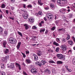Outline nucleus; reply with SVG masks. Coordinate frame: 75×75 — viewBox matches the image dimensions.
Returning a JSON list of instances; mask_svg holds the SVG:
<instances>
[{"mask_svg":"<svg viewBox=\"0 0 75 75\" xmlns=\"http://www.w3.org/2000/svg\"><path fill=\"white\" fill-rule=\"evenodd\" d=\"M67 3V0H58L57 1V3L61 4L62 6L64 5V3L66 4Z\"/></svg>","mask_w":75,"mask_h":75,"instance_id":"obj_1","label":"nucleus"},{"mask_svg":"<svg viewBox=\"0 0 75 75\" xmlns=\"http://www.w3.org/2000/svg\"><path fill=\"white\" fill-rule=\"evenodd\" d=\"M47 16L50 20H51L53 18V15L51 13H48L47 14Z\"/></svg>","mask_w":75,"mask_h":75,"instance_id":"obj_2","label":"nucleus"},{"mask_svg":"<svg viewBox=\"0 0 75 75\" xmlns=\"http://www.w3.org/2000/svg\"><path fill=\"white\" fill-rule=\"evenodd\" d=\"M61 47L62 50H63L64 51H65L67 50V46L65 45L61 46Z\"/></svg>","mask_w":75,"mask_h":75,"instance_id":"obj_3","label":"nucleus"},{"mask_svg":"<svg viewBox=\"0 0 75 75\" xmlns=\"http://www.w3.org/2000/svg\"><path fill=\"white\" fill-rule=\"evenodd\" d=\"M57 56L58 58H59V59H62L64 57L63 56V55L61 54H57Z\"/></svg>","mask_w":75,"mask_h":75,"instance_id":"obj_4","label":"nucleus"},{"mask_svg":"<svg viewBox=\"0 0 75 75\" xmlns=\"http://www.w3.org/2000/svg\"><path fill=\"white\" fill-rule=\"evenodd\" d=\"M21 44V42H19L18 43L17 45L16 46V48H17V49H18L20 48Z\"/></svg>","mask_w":75,"mask_h":75,"instance_id":"obj_5","label":"nucleus"},{"mask_svg":"<svg viewBox=\"0 0 75 75\" xmlns=\"http://www.w3.org/2000/svg\"><path fill=\"white\" fill-rule=\"evenodd\" d=\"M4 52L5 54H7V53L9 52V50L8 49H5L4 50Z\"/></svg>","mask_w":75,"mask_h":75,"instance_id":"obj_6","label":"nucleus"},{"mask_svg":"<svg viewBox=\"0 0 75 75\" xmlns=\"http://www.w3.org/2000/svg\"><path fill=\"white\" fill-rule=\"evenodd\" d=\"M47 63V62L44 60H42L41 62V64L42 65H45V64Z\"/></svg>","mask_w":75,"mask_h":75,"instance_id":"obj_7","label":"nucleus"},{"mask_svg":"<svg viewBox=\"0 0 75 75\" xmlns=\"http://www.w3.org/2000/svg\"><path fill=\"white\" fill-rule=\"evenodd\" d=\"M31 72L32 73H36L37 72V69L35 68L32 69L31 70Z\"/></svg>","mask_w":75,"mask_h":75,"instance_id":"obj_8","label":"nucleus"},{"mask_svg":"<svg viewBox=\"0 0 75 75\" xmlns=\"http://www.w3.org/2000/svg\"><path fill=\"white\" fill-rule=\"evenodd\" d=\"M17 43V40L15 38H13V40L11 43V44H16Z\"/></svg>","mask_w":75,"mask_h":75,"instance_id":"obj_9","label":"nucleus"},{"mask_svg":"<svg viewBox=\"0 0 75 75\" xmlns=\"http://www.w3.org/2000/svg\"><path fill=\"white\" fill-rule=\"evenodd\" d=\"M16 65L17 67H19V69L20 70H21V66L19 64L16 63Z\"/></svg>","mask_w":75,"mask_h":75,"instance_id":"obj_10","label":"nucleus"},{"mask_svg":"<svg viewBox=\"0 0 75 75\" xmlns=\"http://www.w3.org/2000/svg\"><path fill=\"white\" fill-rule=\"evenodd\" d=\"M30 22L31 23H33L34 22V18H30L29 19Z\"/></svg>","mask_w":75,"mask_h":75,"instance_id":"obj_11","label":"nucleus"},{"mask_svg":"<svg viewBox=\"0 0 75 75\" xmlns=\"http://www.w3.org/2000/svg\"><path fill=\"white\" fill-rule=\"evenodd\" d=\"M23 16L25 19H27V18H28V15L27 14H23Z\"/></svg>","mask_w":75,"mask_h":75,"instance_id":"obj_12","label":"nucleus"},{"mask_svg":"<svg viewBox=\"0 0 75 75\" xmlns=\"http://www.w3.org/2000/svg\"><path fill=\"white\" fill-rule=\"evenodd\" d=\"M6 44H7V42H6V41L5 40V41H3V46L4 48H6Z\"/></svg>","mask_w":75,"mask_h":75,"instance_id":"obj_13","label":"nucleus"},{"mask_svg":"<svg viewBox=\"0 0 75 75\" xmlns=\"http://www.w3.org/2000/svg\"><path fill=\"white\" fill-rule=\"evenodd\" d=\"M38 5H40V6H42L43 4V3L41 2V0L38 1Z\"/></svg>","mask_w":75,"mask_h":75,"instance_id":"obj_14","label":"nucleus"},{"mask_svg":"<svg viewBox=\"0 0 75 75\" xmlns=\"http://www.w3.org/2000/svg\"><path fill=\"white\" fill-rule=\"evenodd\" d=\"M33 55L34 57V59L35 61H37V60H38V56H37L35 54H33Z\"/></svg>","mask_w":75,"mask_h":75,"instance_id":"obj_15","label":"nucleus"},{"mask_svg":"<svg viewBox=\"0 0 75 75\" xmlns=\"http://www.w3.org/2000/svg\"><path fill=\"white\" fill-rule=\"evenodd\" d=\"M65 68L66 69V70L67 71H68L69 72H71V71H72L70 69H68V66H65Z\"/></svg>","mask_w":75,"mask_h":75,"instance_id":"obj_16","label":"nucleus"},{"mask_svg":"<svg viewBox=\"0 0 75 75\" xmlns=\"http://www.w3.org/2000/svg\"><path fill=\"white\" fill-rule=\"evenodd\" d=\"M68 42L70 45H72L73 44V42L72 40H69L68 41Z\"/></svg>","mask_w":75,"mask_h":75,"instance_id":"obj_17","label":"nucleus"},{"mask_svg":"<svg viewBox=\"0 0 75 75\" xmlns=\"http://www.w3.org/2000/svg\"><path fill=\"white\" fill-rule=\"evenodd\" d=\"M24 26L25 27V30H28L29 28V27L28 25V24H26L24 25Z\"/></svg>","mask_w":75,"mask_h":75,"instance_id":"obj_18","label":"nucleus"},{"mask_svg":"<svg viewBox=\"0 0 75 75\" xmlns=\"http://www.w3.org/2000/svg\"><path fill=\"white\" fill-rule=\"evenodd\" d=\"M66 11V9H65L62 8L59 10V11L60 12V13H63V11Z\"/></svg>","mask_w":75,"mask_h":75,"instance_id":"obj_19","label":"nucleus"},{"mask_svg":"<svg viewBox=\"0 0 75 75\" xmlns=\"http://www.w3.org/2000/svg\"><path fill=\"white\" fill-rule=\"evenodd\" d=\"M13 38H10L9 39V41L10 43H11V42H12L13 40Z\"/></svg>","mask_w":75,"mask_h":75,"instance_id":"obj_20","label":"nucleus"},{"mask_svg":"<svg viewBox=\"0 0 75 75\" xmlns=\"http://www.w3.org/2000/svg\"><path fill=\"white\" fill-rule=\"evenodd\" d=\"M11 68L12 69L14 68V63H11Z\"/></svg>","mask_w":75,"mask_h":75,"instance_id":"obj_21","label":"nucleus"},{"mask_svg":"<svg viewBox=\"0 0 75 75\" xmlns=\"http://www.w3.org/2000/svg\"><path fill=\"white\" fill-rule=\"evenodd\" d=\"M53 44L55 45L56 46H59V44L55 41H54L53 43Z\"/></svg>","mask_w":75,"mask_h":75,"instance_id":"obj_22","label":"nucleus"},{"mask_svg":"<svg viewBox=\"0 0 75 75\" xmlns=\"http://www.w3.org/2000/svg\"><path fill=\"white\" fill-rule=\"evenodd\" d=\"M36 65H38L39 67L41 66V63H40V62H36Z\"/></svg>","mask_w":75,"mask_h":75,"instance_id":"obj_23","label":"nucleus"},{"mask_svg":"<svg viewBox=\"0 0 75 75\" xmlns=\"http://www.w3.org/2000/svg\"><path fill=\"white\" fill-rule=\"evenodd\" d=\"M37 55H38V56H41V55H42V53H41V52L40 51H39L37 53Z\"/></svg>","mask_w":75,"mask_h":75,"instance_id":"obj_24","label":"nucleus"},{"mask_svg":"<svg viewBox=\"0 0 75 75\" xmlns=\"http://www.w3.org/2000/svg\"><path fill=\"white\" fill-rule=\"evenodd\" d=\"M63 62L61 61H57V64H62Z\"/></svg>","mask_w":75,"mask_h":75,"instance_id":"obj_25","label":"nucleus"},{"mask_svg":"<svg viewBox=\"0 0 75 75\" xmlns=\"http://www.w3.org/2000/svg\"><path fill=\"white\" fill-rule=\"evenodd\" d=\"M1 69H4V64H3V63L1 64Z\"/></svg>","mask_w":75,"mask_h":75,"instance_id":"obj_26","label":"nucleus"},{"mask_svg":"<svg viewBox=\"0 0 75 75\" xmlns=\"http://www.w3.org/2000/svg\"><path fill=\"white\" fill-rule=\"evenodd\" d=\"M50 8H54L55 7V5L53 4H50Z\"/></svg>","mask_w":75,"mask_h":75,"instance_id":"obj_27","label":"nucleus"},{"mask_svg":"<svg viewBox=\"0 0 75 75\" xmlns=\"http://www.w3.org/2000/svg\"><path fill=\"white\" fill-rule=\"evenodd\" d=\"M1 60L2 62H4V61H6V58H5V57H2L1 58Z\"/></svg>","mask_w":75,"mask_h":75,"instance_id":"obj_28","label":"nucleus"},{"mask_svg":"<svg viewBox=\"0 0 75 75\" xmlns=\"http://www.w3.org/2000/svg\"><path fill=\"white\" fill-rule=\"evenodd\" d=\"M67 37L66 39L67 40H69L70 39V35L68 34H67Z\"/></svg>","mask_w":75,"mask_h":75,"instance_id":"obj_29","label":"nucleus"},{"mask_svg":"<svg viewBox=\"0 0 75 75\" xmlns=\"http://www.w3.org/2000/svg\"><path fill=\"white\" fill-rule=\"evenodd\" d=\"M72 64L73 65H75V57L72 60Z\"/></svg>","mask_w":75,"mask_h":75,"instance_id":"obj_30","label":"nucleus"},{"mask_svg":"<svg viewBox=\"0 0 75 75\" xmlns=\"http://www.w3.org/2000/svg\"><path fill=\"white\" fill-rule=\"evenodd\" d=\"M5 4H3L1 6V8H5Z\"/></svg>","mask_w":75,"mask_h":75,"instance_id":"obj_31","label":"nucleus"},{"mask_svg":"<svg viewBox=\"0 0 75 75\" xmlns=\"http://www.w3.org/2000/svg\"><path fill=\"white\" fill-rule=\"evenodd\" d=\"M26 61L28 62V64H30L31 63V61L27 59L26 60Z\"/></svg>","mask_w":75,"mask_h":75,"instance_id":"obj_32","label":"nucleus"},{"mask_svg":"<svg viewBox=\"0 0 75 75\" xmlns=\"http://www.w3.org/2000/svg\"><path fill=\"white\" fill-rule=\"evenodd\" d=\"M18 34L19 35H20L21 37H23V35H22V33H21V32L18 31Z\"/></svg>","mask_w":75,"mask_h":75,"instance_id":"obj_33","label":"nucleus"},{"mask_svg":"<svg viewBox=\"0 0 75 75\" xmlns=\"http://www.w3.org/2000/svg\"><path fill=\"white\" fill-rule=\"evenodd\" d=\"M0 75H5V72L2 71L0 73Z\"/></svg>","mask_w":75,"mask_h":75,"instance_id":"obj_34","label":"nucleus"},{"mask_svg":"<svg viewBox=\"0 0 75 75\" xmlns=\"http://www.w3.org/2000/svg\"><path fill=\"white\" fill-rule=\"evenodd\" d=\"M56 52H58L59 51V47H57L56 49Z\"/></svg>","mask_w":75,"mask_h":75,"instance_id":"obj_35","label":"nucleus"},{"mask_svg":"<svg viewBox=\"0 0 75 75\" xmlns=\"http://www.w3.org/2000/svg\"><path fill=\"white\" fill-rule=\"evenodd\" d=\"M38 14L39 15H42V12L41 11H40L39 12Z\"/></svg>","mask_w":75,"mask_h":75,"instance_id":"obj_36","label":"nucleus"},{"mask_svg":"<svg viewBox=\"0 0 75 75\" xmlns=\"http://www.w3.org/2000/svg\"><path fill=\"white\" fill-rule=\"evenodd\" d=\"M45 31V29H41L40 30V33H43V32H44Z\"/></svg>","mask_w":75,"mask_h":75,"instance_id":"obj_37","label":"nucleus"},{"mask_svg":"<svg viewBox=\"0 0 75 75\" xmlns=\"http://www.w3.org/2000/svg\"><path fill=\"white\" fill-rule=\"evenodd\" d=\"M32 41H36V40H35V38H34V37H32Z\"/></svg>","mask_w":75,"mask_h":75,"instance_id":"obj_38","label":"nucleus"},{"mask_svg":"<svg viewBox=\"0 0 75 75\" xmlns=\"http://www.w3.org/2000/svg\"><path fill=\"white\" fill-rule=\"evenodd\" d=\"M49 63H51V64H53V63H55V62H54V61H52V60H50L49 61Z\"/></svg>","mask_w":75,"mask_h":75,"instance_id":"obj_39","label":"nucleus"},{"mask_svg":"<svg viewBox=\"0 0 75 75\" xmlns=\"http://www.w3.org/2000/svg\"><path fill=\"white\" fill-rule=\"evenodd\" d=\"M66 42V39H64L62 40V43H64V42Z\"/></svg>","mask_w":75,"mask_h":75,"instance_id":"obj_40","label":"nucleus"},{"mask_svg":"<svg viewBox=\"0 0 75 75\" xmlns=\"http://www.w3.org/2000/svg\"><path fill=\"white\" fill-rule=\"evenodd\" d=\"M3 31V28L0 26V33H1Z\"/></svg>","mask_w":75,"mask_h":75,"instance_id":"obj_41","label":"nucleus"},{"mask_svg":"<svg viewBox=\"0 0 75 75\" xmlns=\"http://www.w3.org/2000/svg\"><path fill=\"white\" fill-rule=\"evenodd\" d=\"M8 56H6L5 57L6 61L7 59H8Z\"/></svg>","mask_w":75,"mask_h":75,"instance_id":"obj_42","label":"nucleus"},{"mask_svg":"<svg viewBox=\"0 0 75 75\" xmlns=\"http://www.w3.org/2000/svg\"><path fill=\"white\" fill-rule=\"evenodd\" d=\"M22 54L23 56V58H25V57H26V55H25V54H24L23 53H21Z\"/></svg>","mask_w":75,"mask_h":75,"instance_id":"obj_43","label":"nucleus"},{"mask_svg":"<svg viewBox=\"0 0 75 75\" xmlns=\"http://www.w3.org/2000/svg\"><path fill=\"white\" fill-rule=\"evenodd\" d=\"M58 15H56L55 16V19L57 20V19H58Z\"/></svg>","mask_w":75,"mask_h":75,"instance_id":"obj_44","label":"nucleus"},{"mask_svg":"<svg viewBox=\"0 0 75 75\" xmlns=\"http://www.w3.org/2000/svg\"><path fill=\"white\" fill-rule=\"evenodd\" d=\"M48 51L49 52H53V50H51V49H49L48 50Z\"/></svg>","mask_w":75,"mask_h":75,"instance_id":"obj_45","label":"nucleus"},{"mask_svg":"<svg viewBox=\"0 0 75 75\" xmlns=\"http://www.w3.org/2000/svg\"><path fill=\"white\" fill-rule=\"evenodd\" d=\"M37 27H36V26H33V27L32 28V29H37Z\"/></svg>","mask_w":75,"mask_h":75,"instance_id":"obj_46","label":"nucleus"},{"mask_svg":"<svg viewBox=\"0 0 75 75\" xmlns=\"http://www.w3.org/2000/svg\"><path fill=\"white\" fill-rule=\"evenodd\" d=\"M56 40L57 42H59L60 41L59 38H56Z\"/></svg>","mask_w":75,"mask_h":75,"instance_id":"obj_47","label":"nucleus"},{"mask_svg":"<svg viewBox=\"0 0 75 75\" xmlns=\"http://www.w3.org/2000/svg\"><path fill=\"white\" fill-rule=\"evenodd\" d=\"M64 30V28H60L58 30V31H62Z\"/></svg>","mask_w":75,"mask_h":75,"instance_id":"obj_48","label":"nucleus"},{"mask_svg":"<svg viewBox=\"0 0 75 75\" xmlns=\"http://www.w3.org/2000/svg\"><path fill=\"white\" fill-rule=\"evenodd\" d=\"M28 7L31 8L32 7V5H28Z\"/></svg>","mask_w":75,"mask_h":75,"instance_id":"obj_49","label":"nucleus"},{"mask_svg":"<svg viewBox=\"0 0 75 75\" xmlns=\"http://www.w3.org/2000/svg\"><path fill=\"white\" fill-rule=\"evenodd\" d=\"M25 53L26 54H28L30 53V52L28 51H25Z\"/></svg>","mask_w":75,"mask_h":75,"instance_id":"obj_50","label":"nucleus"},{"mask_svg":"<svg viewBox=\"0 0 75 75\" xmlns=\"http://www.w3.org/2000/svg\"><path fill=\"white\" fill-rule=\"evenodd\" d=\"M62 71L64 73H65V69H62Z\"/></svg>","mask_w":75,"mask_h":75,"instance_id":"obj_51","label":"nucleus"},{"mask_svg":"<svg viewBox=\"0 0 75 75\" xmlns=\"http://www.w3.org/2000/svg\"><path fill=\"white\" fill-rule=\"evenodd\" d=\"M55 27H53L51 29V30H55Z\"/></svg>","mask_w":75,"mask_h":75,"instance_id":"obj_52","label":"nucleus"},{"mask_svg":"<svg viewBox=\"0 0 75 75\" xmlns=\"http://www.w3.org/2000/svg\"><path fill=\"white\" fill-rule=\"evenodd\" d=\"M4 34H5V35H7V32L6 31H5Z\"/></svg>","mask_w":75,"mask_h":75,"instance_id":"obj_53","label":"nucleus"},{"mask_svg":"<svg viewBox=\"0 0 75 75\" xmlns=\"http://www.w3.org/2000/svg\"><path fill=\"white\" fill-rule=\"evenodd\" d=\"M72 16V15H71V14H69V17H70V18H71Z\"/></svg>","mask_w":75,"mask_h":75,"instance_id":"obj_54","label":"nucleus"},{"mask_svg":"<svg viewBox=\"0 0 75 75\" xmlns=\"http://www.w3.org/2000/svg\"><path fill=\"white\" fill-rule=\"evenodd\" d=\"M48 71H49V70L48 69H46L45 70V71L46 72H47V73L48 72Z\"/></svg>","mask_w":75,"mask_h":75,"instance_id":"obj_55","label":"nucleus"},{"mask_svg":"<svg viewBox=\"0 0 75 75\" xmlns=\"http://www.w3.org/2000/svg\"><path fill=\"white\" fill-rule=\"evenodd\" d=\"M52 73H55V71L54 69H52Z\"/></svg>","mask_w":75,"mask_h":75,"instance_id":"obj_56","label":"nucleus"},{"mask_svg":"<svg viewBox=\"0 0 75 75\" xmlns=\"http://www.w3.org/2000/svg\"><path fill=\"white\" fill-rule=\"evenodd\" d=\"M72 38L74 42H75V38L74 37H72Z\"/></svg>","mask_w":75,"mask_h":75,"instance_id":"obj_57","label":"nucleus"},{"mask_svg":"<svg viewBox=\"0 0 75 75\" xmlns=\"http://www.w3.org/2000/svg\"><path fill=\"white\" fill-rule=\"evenodd\" d=\"M58 22H59V21H55V23L56 24H58Z\"/></svg>","mask_w":75,"mask_h":75,"instance_id":"obj_58","label":"nucleus"},{"mask_svg":"<svg viewBox=\"0 0 75 75\" xmlns=\"http://www.w3.org/2000/svg\"><path fill=\"white\" fill-rule=\"evenodd\" d=\"M9 18L10 19H11L12 20H14V19L13 18L10 17Z\"/></svg>","mask_w":75,"mask_h":75,"instance_id":"obj_59","label":"nucleus"},{"mask_svg":"<svg viewBox=\"0 0 75 75\" xmlns=\"http://www.w3.org/2000/svg\"><path fill=\"white\" fill-rule=\"evenodd\" d=\"M48 30H46L45 31V34H47V33H48Z\"/></svg>","mask_w":75,"mask_h":75,"instance_id":"obj_60","label":"nucleus"},{"mask_svg":"<svg viewBox=\"0 0 75 75\" xmlns=\"http://www.w3.org/2000/svg\"><path fill=\"white\" fill-rule=\"evenodd\" d=\"M47 73H48L49 74H50V73H51V71H50V70H49Z\"/></svg>","mask_w":75,"mask_h":75,"instance_id":"obj_61","label":"nucleus"},{"mask_svg":"<svg viewBox=\"0 0 75 75\" xmlns=\"http://www.w3.org/2000/svg\"><path fill=\"white\" fill-rule=\"evenodd\" d=\"M11 8L12 10H13L14 9V7H11Z\"/></svg>","mask_w":75,"mask_h":75,"instance_id":"obj_62","label":"nucleus"},{"mask_svg":"<svg viewBox=\"0 0 75 75\" xmlns=\"http://www.w3.org/2000/svg\"><path fill=\"white\" fill-rule=\"evenodd\" d=\"M6 13L7 14H8V11L7 10H6Z\"/></svg>","mask_w":75,"mask_h":75,"instance_id":"obj_63","label":"nucleus"},{"mask_svg":"<svg viewBox=\"0 0 75 75\" xmlns=\"http://www.w3.org/2000/svg\"><path fill=\"white\" fill-rule=\"evenodd\" d=\"M41 23L42 24H44V21H41Z\"/></svg>","mask_w":75,"mask_h":75,"instance_id":"obj_64","label":"nucleus"}]
</instances>
